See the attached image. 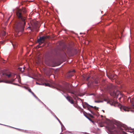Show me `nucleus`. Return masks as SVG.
<instances>
[{"instance_id": "nucleus-1", "label": "nucleus", "mask_w": 134, "mask_h": 134, "mask_svg": "<svg viewBox=\"0 0 134 134\" xmlns=\"http://www.w3.org/2000/svg\"><path fill=\"white\" fill-rule=\"evenodd\" d=\"M22 12L24 13H26V9L23 8L22 10L21 9H18L16 12L17 16L19 19H21V21L19 22L15 23L14 27L15 31L18 32V34L19 32L23 31L25 24L26 18L22 16Z\"/></svg>"}, {"instance_id": "nucleus-2", "label": "nucleus", "mask_w": 134, "mask_h": 134, "mask_svg": "<svg viewBox=\"0 0 134 134\" xmlns=\"http://www.w3.org/2000/svg\"><path fill=\"white\" fill-rule=\"evenodd\" d=\"M57 89L58 90L62 91L64 93L65 91H67L69 93L73 94V95H72V96L74 98H75V97H77V93L75 91L69 90L67 88L60 85H58L57 88Z\"/></svg>"}, {"instance_id": "nucleus-3", "label": "nucleus", "mask_w": 134, "mask_h": 134, "mask_svg": "<svg viewBox=\"0 0 134 134\" xmlns=\"http://www.w3.org/2000/svg\"><path fill=\"white\" fill-rule=\"evenodd\" d=\"M130 102H131L132 105L131 108L125 107H122L120 105V108L121 109H123L125 111H131L132 112H134V100L133 99H130Z\"/></svg>"}, {"instance_id": "nucleus-4", "label": "nucleus", "mask_w": 134, "mask_h": 134, "mask_svg": "<svg viewBox=\"0 0 134 134\" xmlns=\"http://www.w3.org/2000/svg\"><path fill=\"white\" fill-rule=\"evenodd\" d=\"M110 95L114 97H116V98H118L120 100L121 98L122 97V95L120 93V92L117 91L116 92L115 91L111 92H110Z\"/></svg>"}, {"instance_id": "nucleus-5", "label": "nucleus", "mask_w": 134, "mask_h": 134, "mask_svg": "<svg viewBox=\"0 0 134 134\" xmlns=\"http://www.w3.org/2000/svg\"><path fill=\"white\" fill-rule=\"evenodd\" d=\"M48 38H49V37L47 36L40 37L39 39L37 40V42L39 43V45H41L44 42L46 39Z\"/></svg>"}, {"instance_id": "nucleus-6", "label": "nucleus", "mask_w": 134, "mask_h": 134, "mask_svg": "<svg viewBox=\"0 0 134 134\" xmlns=\"http://www.w3.org/2000/svg\"><path fill=\"white\" fill-rule=\"evenodd\" d=\"M85 105L87 106V108L91 112V113L93 115L95 114V113L92 110H91V109L90 107L91 108H94L95 109H97V107L96 106L93 107L92 106L90 105H89L86 102L85 103Z\"/></svg>"}, {"instance_id": "nucleus-7", "label": "nucleus", "mask_w": 134, "mask_h": 134, "mask_svg": "<svg viewBox=\"0 0 134 134\" xmlns=\"http://www.w3.org/2000/svg\"><path fill=\"white\" fill-rule=\"evenodd\" d=\"M15 79H12L10 80H2L0 79V82H4L6 83H12L13 82L15 81Z\"/></svg>"}, {"instance_id": "nucleus-8", "label": "nucleus", "mask_w": 134, "mask_h": 134, "mask_svg": "<svg viewBox=\"0 0 134 134\" xmlns=\"http://www.w3.org/2000/svg\"><path fill=\"white\" fill-rule=\"evenodd\" d=\"M32 29H31V30L32 31H33V30L34 29H35L37 32H38V30L37 29V27H38V24L36 22H35L34 23V24L33 25H32Z\"/></svg>"}, {"instance_id": "nucleus-9", "label": "nucleus", "mask_w": 134, "mask_h": 134, "mask_svg": "<svg viewBox=\"0 0 134 134\" xmlns=\"http://www.w3.org/2000/svg\"><path fill=\"white\" fill-rule=\"evenodd\" d=\"M107 88L108 90H112L114 89L115 88V87L112 84H110L107 87Z\"/></svg>"}, {"instance_id": "nucleus-10", "label": "nucleus", "mask_w": 134, "mask_h": 134, "mask_svg": "<svg viewBox=\"0 0 134 134\" xmlns=\"http://www.w3.org/2000/svg\"><path fill=\"white\" fill-rule=\"evenodd\" d=\"M107 76L109 78L111 79H115L116 77V75L112 74H111L109 75H107Z\"/></svg>"}, {"instance_id": "nucleus-11", "label": "nucleus", "mask_w": 134, "mask_h": 134, "mask_svg": "<svg viewBox=\"0 0 134 134\" xmlns=\"http://www.w3.org/2000/svg\"><path fill=\"white\" fill-rule=\"evenodd\" d=\"M66 99L70 102L71 104H73L74 103V102L73 100L72 99L71 97L68 96L66 97Z\"/></svg>"}, {"instance_id": "nucleus-12", "label": "nucleus", "mask_w": 134, "mask_h": 134, "mask_svg": "<svg viewBox=\"0 0 134 134\" xmlns=\"http://www.w3.org/2000/svg\"><path fill=\"white\" fill-rule=\"evenodd\" d=\"M26 89L27 90H28L31 93H32V94L35 97H36V96L34 94V93L32 91L31 89L29 88V87H26Z\"/></svg>"}, {"instance_id": "nucleus-13", "label": "nucleus", "mask_w": 134, "mask_h": 134, "mask_svg": "<svg viewBox=\"0 0 134 134\" xmlns=\"http://www.w3.org/2000/svg\"><path fill=\"white\" fill-rule=\"evenodd\" d=\"M42 85H45L46 86H48L49 87H51L52 86L51 84H50L49 83H43Z\"/></svg>"}, {"instance_id": "nucleus-14", "label": "nucleus", "mask_w": 134, "mask_h": 134, "mask_svg": "<svg viewBox=\"0 0 134 134\" xmlns=\"http://www.w3.org/2000/svg\"><path fill=\"white\" fill-rule=\"evenodd\" d=\"M85 116L88 119L92 122L93 124L94 123V121H93L89 117L86 115H85Z\"/></svg>"}, {"instance_id": "nucleus-15", "label": "nucleus", "mask_w": 134, "mask_h": 134, "mask_svg": "<svg viewBox=\"0 0 134 134\" xmlns=\"http://www.w3.org/2000/svg\"><path fill=\"white\" fill-rule=\"evenodd\" d=\"M5 74L6 76H7L9 78L12 76V74H8L7 73H5Z\"/></svg>"}, {"instance_id": "nucleus-16", "label": "nucleus", "mask_w": 134, "mask_h": 134, "mask_svg": "<svg viewBox=\"0 0 134 134\" xmlns=\"http://www.w3.org/2000/svg\"><path fill=\"white\" fill-rule=\"evenodd\" d=\"M12 44L13 46V48H15L16 47V44H13L12 43Z\"/></svg>"}, {"instance_id": "nucleus-17", "label": "nucleus", "mask_w": 134, "mask_h": 134, "mask_svg": "<svg viewBox=\"0 0 134 134\" xmlns=\"http://www.w3.org/2000/svg\"><path fill=\"white\" fill-rule=\"evenodd\" d=\"M89 115L92 118H94V117L91 114H89Z\"/></svg>"}, {"instance_id": "nucleus-18", "label": "nucleus", "mask_w": 134, "mask_h": 134, "mask_svg": "<svg viewBox=\"0 0 134 134\" xmlns=\"http://www.w3.org/2000/svg\"><path fill=\"white\" fill-rule=\"evenodd\" d=\"M90 78V77H88L87 79H86V80L88 81V79H89V78Z\"/></svg>"}, {"instance_id": "nucleus-19", "label": "nucleus", "mask_w": 134, "mask_h": 134, "mask_svg": "<svg viewBox=\"0 0 134 134\" xmlns=\"http://www.w3.org/2000/svg\"><path fill=\"white\" fill-rule=\"evenodd\" d=\"M5 32H4V34H3V36H5Z\"/></svg>"}, {"instance_id": "nucleus-20", "label": "nucleus", "mask_w": 134, "mask_h": 134, "mask_svg": "<svg viewBox=\"0 0 134 134\" xmlns=\"http://www.w3.org/2000/svg\"><path fill=\"white\" fill-rule=\"evenodd\" d=\"M36 83L38 85H41V84L40 83H38V82H36Z\"/></svg>"}, {"instance_id": "nucleus-21", "label": "nucleus", "mask_w": 134, "mask_h": 134, "mask_svg": "<svg viewBox=\"0 0 134 134\" xmlns=\"http://www.w3.org/2000/svg\"><path fill=\"white\" fill-rule=\"evenodd\" d=\"M95 102L97 103H99L100 102V101H96Z\"/></svg>"}, {"instance_id": "nucleus-22", "label": "nucleus", "mask_w": 134, "mask_h": 134, "mask_svg": "<svg viewBox=\"0 0 134 134\" xmlns=\"http://www.w3.org/2000/svg\"><path fill=\"white\" fill-rule=\"evenodd\" d=\"M118 29L119 30H120V27H118Z\"/></svg>"}, {"instance_id": "nucleus-23", "label": "nucleus", "mask_w": 134, "mask_h": 134, "mask_svg": "<svg viewBox=\"0 0 134 134\" xmlns=\"http://www.w3.org/2000/svg\"><path fill=\"white\" fill-rule=\"evenodd\" d=\"M83 107L84 108H86V107L85 105H83Z\"/></svg>"}, {"instance_id": "nucleus-24", "label": "nucleus", "mask_w": 134, "mask_h": 134, "mask_svg": "<svg viewBox=\"0 0 134 134\" xmlns=\"http://www.w3.org/2000/svg\"><path fill=\"white\" fill-rule=\"evenodd\" d=\"M95 82H96V84H97L98 83V81L97 82V81H96Z\"/></svg>"}, {"instance_id": "nucleus-25", "label": "nucleus", "mask_w": 134, "mask_h": 134, "mask_svg": "<svg viewBox=\"0 0 134 134\" xmlns=\"http://www.w3.org/2000/svg\"><path fill=\"white\" fill-rule=\"evenodd\" d=\"M124 1V3H125V2L126 3L127 2V1H126V2L125 1Z\"/></svg>"}, {"instance_id": "nucleus-26", "label": "nucleus", "mask_w": 134, "mask_h": 134, "mask_svg": "<svg viewBox=\"0 0 134 134\" xmlns=\"http://www.w3.org/2000/svg\"><path fill=\"white\" fill-rule=\"evenodd\" d=\"M11 16H10L9 17V18H8V20L10 18V17H11Z\"/></svg>"}, {"instance_id": "nucleus-27", "label": "nucleus", "mask_w": 134, "mask_h": 134, "mask_svg": "<svg viewBox=\"0 0 134 134\" xmlns=\"http://www.w3.org/2000/svg\"><path fill=\"white\" fill-rule=\"evenodd\" d=\"M20 70L21 71V69H22V68H20Z\"/></svg>"}, {"instance_id": "nucleus-28", "label": "nucleus", "mask_w": 134, "mask_h": 134, "mask_svg": "<svg viewBox=\"0 0 134 134\" xmlns=\"http://www.w3.org/2000/svg\"><path fill=\"white\" fill-rule=\"evenodd\" d=\"M102 111H103V112H105V111H104V110H102Z\"/></svg>"}, {"instance_id": "nucleus-29", "label": "nucleus", "mask_w": 134, "mask_h": 134, "mask_svg": "<svg viewBox=\"0 0 134 134\" xmlns=\"http://www.w3.org/2000/svg\"><path fill=\"white\" fill-rule=\"evenodd\" d=\"M32 2V1H29L30 2Z\"/></svg>"}, {"instance_id": "nucleus-30", "label": "nucleus", "mask_w": 134, "mask_h": 134, "mask_svg": "<svg viewBox=\"0 0 134 134\" xmlns=\"http://www.w3.org/2000/svg\"><path fill=\"white\" fill-rule=\"evenodd\" d=\"M78 96H81V95H80V94H78Z\"/></svg>"}, {"instance_id": "nucleus-31", "label": "nucleus", "mask_w": 134, "mask_h": 134, "mask_svg": "<svg viewBox=\"0 0 134 134\" xmlns=\"http://www.w3.org/2000/svg\"><path fill=\"white\" fill-rule=\"evenodd\" d=\"M122 3H123V2H121V4H122Z\"/></svg>"}, {"instance_id": "nucleus-32", "label": "nucleus", "mask_w": 134, "mask_h": 134, "mask_svg": "<svg viewBox=\"0 0 134 134\" xmlns=\"http://www.w3.org/2000/svg\"><path fill=\"white\" fill-rule=\"evenodd\" d=\"M73 72H75V70H73Z\"/></svg>"}, {"instance_id": "nucleus-33", "label": "nucleus", "mask_w": 134, "mask_h": 134, "mask_svg": "<svg viewBox=\"0 0 134 134\" xmlns=\"http://www.w3.org/2000/svg\"><path fill=\"white\" fill-rule=\"evenodd\" d=\"M120 4H121V3H120Z\"/></svg>"}, {"instance_id": "nucleus-34", "label": "nucleus", "mask_w": 134, "mask_h": 134, "mask_svg": "<svg viewBox=\"0 0 134 134\" xmlns=\"http://www.w3.org/2000/svg\"><path fill=\"white\" fill-rule=\"evenodd\" d=\"M125 133V134H127L126 133Z\"/></svg>"}, {"instance_id": "nucleus-35", "label": "nucleus", "mask_w": 134, "mask_h": 134, "mask_svg": "<svg viewBox=\"0 0 134 134\" xmlns=\"http://www.w3.org/2000/svg\"><path fill=\"white\" fill-rule=\"evenodd\" d=\"M3 74V75H4V74Z\"/></svg>"}, {"instance_id": "nucleus-36", "label": "nucleus", "mask_w": 134, "mask_h": 134, "mask_svg": "<svg viewBox=\"0 0 134 134\" xmlns=\"http://www.w3.org/2000/svg\"><path fill=\"white\" fill-rule=\"evenodd\" d=\"M45 2H48V1H47V2L46 1Z\"/></svg>"}]
</instances>
